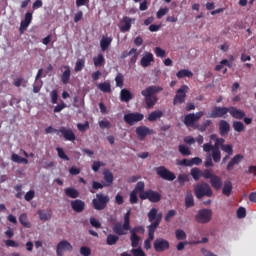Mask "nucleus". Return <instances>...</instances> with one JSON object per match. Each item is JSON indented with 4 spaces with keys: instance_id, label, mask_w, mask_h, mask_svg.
I'll list each match as a JSON object with an SVG mask.
<instances>
[{
    "instance_id": "obj_53",
    "label": "nucleus",
    "mask_w": 256,
    "mask_h": 256,
    "mask_svg": "<svg viewBox=\"0 0 256 256\" xmlns=\"http://www.w3.org/2000/svg\"><path fill=\"white\" fill-rule=\"evenodd\" d=\"M115 81H116V87H123V81H124V77L123 74L118 73L117 76L115 77Z\"/></svg>"
},
{
    "instance_id": "obj_64",
    "label": "nucleus",
    "mask_w": 256,
    "mask_h": 256,
    "mask_svg": "<svg viewBox=\"0 0 256 256\" xmlns=\"http://www.w3.org/2000/svg\"><path fill=\"white\" fill-rule=\"evenodd\" d=\"M77 128H78L81 132L87 131V129H89V122L86 121L84 124L78 123V124H77Z\"/></svg>"
},
{
    "instance_id": "obj_5",
    "label": "nucleus",
    "mask_w": 256,
    "mask_h": 256,
    "mask_svg": "<svg viewBox=\"0 0 256 256\" xmlns=\"http://www.w3.org/2000/svg\"><path fill=\"white\" fill-rule=\"evenodd\" d=\"M108 203L109 196L103 193L96 194V197L92 200V206L96 211H103V209H106Z\"/></svg>"
},
{
    "instance_id": "obj_7",
    "label": "nucleus",
    "mask_w": 256,
    "mask_h": 256,
    "mask_svg": "<svg viewBox=\"0 0 256 256\" xmlns=\"http://www.w3.org/2000/svg\"><path fill=\"white\" fill-rule=\"evenodd\" d=\"M143 119H145V115L139 112H130L124 115V122L130 127L137 125V123L143 121Z\"/></svg>"
},
{
    "instance_id": "obj_46",
    "label": "nucleus",
    "mask_w": 256,
    "mask_h": 256,
    "mask_svg": "<svg viewBox=\"0 0 256 256\" xmlns=\"http://www.w3.org/2000/svg\"><path fill=\"white\" fill-rule=\"evenodd\" d=\"M83 67H85V60L83 58H80L76 61L74 71L76 73H79V71H83Z\"/></svg>"
},
{
    "instance_id": "obj_24",
    "label": "nucleus",
    "mask_w": 256,
    "mask_h": 256,
    "mask_svg": "<svg viewBox=\"0 0 256 256\" xmlns=\"http://www.w3.org/2000/svg\"><path fill=\"white\" fill-rule=\"evenodd\" d=\"M233 192V183L230 180H226L222 186V194L226 197H230Z\"/></svg>"
},
{
    "instance_id": "obj_35",
    "label": "nucleus",
    "mask_w": 256,
    "mask_h": 256,
    "mask_svg": "<svg viewBox=\"0 0 256 256\" xmlns=\"http://www.w3.org/2000/svg\"><path fill=\"white\" fill-rule=\"evenodd\" d=\"M97 88L102 91V93H111V83L109 82H103L100 84H97Z\"/></svg>"
},
{
    "instance_id": "obj_52",
    "label": "nucleus",
    "mask_w": 256,
    "mask_h": 256,
    "mask_svg": "<svg viewBox=\"0 0 256 256\" xmlns=\"http://www.w3.org/2000/svg\"><path fill=\"white\" fill-rule=\"evenodd\" d=\"M138 193L134 192V190L130 193V203L131 205H136V203H139V198L137 197Z\"/></svg>"
},
{
    "instance_id": "obj_9",
    "label": "nucleus",
    "mask_w": 256,
    "mask_h": 256,
    "mask_svg": "<svg viewBox=\"0 0 256 256\" xmlns=\"http://www.w3.org/2000/svg\"><path fill=\"white\" fill-rule=\"evenodd\" d=\"M212 217H213V211L211 209H201L196 214L195 221H197V223L205 224V223H209Z\"/></svg>"
},
{
    "instance_id": "obj_3",
    "label": "nucleus",
    "mask_w": 256,
    "mask_h": 256,
    "mask_svg": "<svg viewBox=\"0 0 256 256\" xmlns=\"http://www.w3.org/2000/svg\"><path fill=\"white\" fill-rule=\"evenodd\" d=\"M202 176L204 179L210 180V185L214 191H221L223 189V178L217 174H213V170L205 169Z\"/></svg>"
},
{
    "instance_id": "obj_38",
    "label": "nucleus",
    "mask_w": 256,
    "mask_h": 256,
    "mask_svg": "<svg viewBox=\"0 0 256 256\" xmlns=\"http://www.w3.org/2000/svg\"><path fill=\"white\" fill-rule=\"evenodd\" d=\"M177 181L180 185V187H185V183H189V175L183 173V174H179Z\"/></svg>"
},
{
    "instance_id": "obj_10",
    "label": "nucleus",
    "mask_w": 256,
    "mask_h": 256,
    "mask_svg": "<svg viewBox=\"0 0 256 256\" xmlns=\"http://www.w3.org/2000/svg\"><path fill=\"white\" fill-rule=\"evenodd\" d=\"M155 171H156V175H159L161 179H164L165 181H175V179H177V176H175V173L171 172L165 166L157 167Z\"/></svg>"
},
{
    "instance_id": "obj_8",
    "label": "nucleus",
    "mask_w": 256,
    "mask_h": 256,
    "mask_svg": "<svg viewBox=\"0 0 256 256\" xmlns=\"http://www.w3.org/2000/svg\"><path fill=\"white\" fill-rule=\"evenodd\" d=\"M140 199L145 201L148 199L151 203H159L161 201V194L157 191H153L151 189L139 194Z\"/></svg>"
},
{
    "instance_id": "obj_61",
    "label": "nucleus",
    "mask_w": 256,
    "mask_h": 256,
    "mask_svg": "<svg viewBox=\"0 0 256 256\" xmlns=\"http://www.w3.org/2000/svg\"><path fill=\"white\" fill-rule=\"evenodd\" d=\"M80 254L83 256H90L91 255V248L87 246H82L80 248Z\"/></svg>"
},
{
    "instance_id": "obj_14",
    "label": "nucleus",
    "mask_w": 256,
    "mask_h": 256,
    "mask_svg": "<svg viewBox=\"0 0 256 256\" xmlns=\"http://www.w3.org/2000/svg\"><path fill=\"white\" fill-rule=\"evenodd\" d=\"M65 251H69V253H71V251H73V245H71L67 240H62L57 244L56 253L58 256H63Z\"/></svg>"
},
{
    "instance_id": "obj_6",
    "label": "nucleus",
    "mask_w": 256,
    "mask_h": 256,
    "mask_svg": "<svg viewBox=\"0 0 256 256\" xmlns=\"http://www.w3.org/2000/svg\"><path fill=\"white\" fill-rule=\"evenodd\" d=\"M187 93H189V86L182 85L173 98V105H183L187 101Z\"/></svg>"
},
{
    "instance_id": "obj_49",
    "label": "nucleus",
    "mask_w": 256,
    "mask_h": 256,
    "mask_svg": "<svg viewBox=\"0 0 256 256\" xmlns=\"http://www.w3.org/2000/svg\"><path fill=\"white\" fill-rule=\"evenodd\" d=\"M175 215H177V211H175L174 209L169 210L164 217V221L166 223H170V221L173 219V217H175Z\"/></svg>"
},
{
    "instance_id": "obj_37",
    "label": "nucleus",
    "mask_w": 256,
    "mask_h": 256,
    "mask_svg": "<svg viewBox=\"0 0 256 256\" xmlns=\"http://www.w3.org/2000/svg\"><path fill=\"white\" fill-rule=\"evenodd\" d=\"M117 241H119V236L115 234H109L106 238V245H117Z\"/></svg>"
},
{
    "instance_id": "obj_15",
    "label": "nucleus",
    "mask_w": 256,
    "mask_h": 256,
    "mask_svg": "<svg viewBox=\"0 0 256 256\" xmlns=\"http://www.w3.org/2000/svg\"><path fill=\"white\" fill-rule=\"evenodd\" d=\"M163 219V214L162 213H158L157 208H152L149 212H148V221L149 223H157L158 225H161V221Z\"/></svg>"
},
{
    "instance_id": "obj_2",
    "label": "nucleus",
    "mask_w": 256,
    "mask_h": 256,
    "mask_svg": "<svg viewBox=\"0 0 256 256\" xmlns=\"http://www.w3.org/2000/svg\"><path fill=\"white\" fill-rule=\"evenodd\" d=\"M112 231L119 237L127 235L131 231V210H128L124 215V223L116 222L112 226Z\"/></svg>"
},
{
    "instance_id": "obj_48",
    "label": "nucleus",
    "mask_w": 256,
    "mask_h": 256,
    "mask_svg": "<svg viewBox=\"0 0 256 256\" xmlns=\"http://www.w3.org/2000/svg\"><path fill=\"white\" fill-rule=\"evenodd\" d=\"M38 215L41 221H49L51 219V214L43 211V210H38Z\"/></svg>"
},
{
    "instance_id": "obj_56",
    "label": "nucleus",
    "mask_w": 256,
    "mask_h": 256,
    "mask_svg": "<svg viewBox=\"0 0 256 256\" xmlns=\"http://www.w3.org/2000/svg\"><path fill=\"white\" fill-rule=\"evenodd\" d=\"M103 187H107L105 183L92 181V189H94L95 191H99V189H103Z\"/></svg>"
},
{
    "instance_id": "obj_57",
    "label": "nucleus",
    "mask_w": 256,
    "mask_h": 256,
    "mask_svg": "<svg viewBox=\"0 0 256 256\" xmlns=\"http://www.w3.org/2000/svg\"><path fill=\"white\" fill-rule=\"evenodd\" d=\"M90 225L95 229H101V222L95 217L90 218Z\"/></svg>"
},
{
    "instance_id": "obj_31",
    "label": "nucleus",
    "mask_w": 256,
    "mask_h": 256,
    "mask_svg": "<svg viewBox=\"0 0 256 256\" xmlns=\"http://www.w3.org/2000/svg\"><path fill=\"white\" fill-rule=\"evenodd\" d=\"M94 67H103L105 65V56L102 53L93 58Z\"/></svg>"
},
{
    "instance_id": "obj_12",
    "label": "nucleus",
    "mask_w": 256,
    "mask_h": 256,
    "mask_svg": "<svg viewBox=\"0 0 256 256\" xmlns=\"http://www.w3.org/2000/svg\"><path fill=\"white\" fill-rule=\"evenodd\" d=\"M203 115H205V112H203V111H199L196 114L195 113L187 114L184 117V125H186V127H193V125H195L196 121H199V119H201V117H203Z\"/></svg>"
},
{
    "instance_id": "obj_45",
    "label": "nucleus",
    "mask_w": 256,
    "mask_h": 256,
    "mask_svg": "<svg viewBox=\"0 0 256 256\" xmlns=\"http://www.w3.org/2000/svg\"><path fill=\"white\" fill-rule=\"evenodd\" d=\"M175 235L177 241H185V239H187V233H185L183 229H177Z\"/></svg>"
},
{
    "instance_id": "obj_62",
    "label": "nucleus",
    "mask_w": 256,
    "mask_h": 256,
    "mask_svg": "<svg viewBox=\"0 0 256 256\" xmlns=\"http://www.w3.org/2000/svg\"><path fill=\"white\" fill-rule=\"evenodd\" d=\"M154 53L156 57H161V59H163V57L166 55L165 50L161 49V47H156Z\"/></svg>"
},
{
    "instance_id": "obj_26",
    "label": "nucleus",
    "mask_w": 256,
    "mask_h": 256,
    "mask_svg": "<svg viewBox=\"0 0 256 256\" xmlns=\"http://www.w3.org/2000/svg\"><path fill=\"white\" fill-rule=\"evenodd\" d=\"M65 71L61 75V81L63 85H67L71 79V67L68 65L64 66Z\"/></svg>"
},
{
    "instance_id": "obj_36",
    "label": "nucleus",
    "mask_w": 256,
    "mask_h": 256,
    "mask_svg": "<svg viewBox=\"0 0 256 256\" xmlns=\"http://www.w3.org/2000/svg\"><path fill=\"white\" fill-rule=\"evenodd\" d=\"M232 127L236 133H243L245 131V124L241 121H234Z\"/></svg>"
},
{
    "instance_id": "obj_29",
    "label": "nucleus",
    "mask_w": 256,
    "mask_h": 256,
    "mask_svg": "<svg viewBox=\"0 0 256 256\" xmlns=\"http://www.w3.org/2000/svg\"><path fill=\"white\" fill-rule=\"evenodd\" d=\"M64 193L66 197H70V199H77L79 197V191L72 187L66 188Z\"/></svg>"
},
{
    "instance_id": "obj_28",
    "label": "nucleus",
    "mask_w": 256,
    "mask_h": 256,
    "mask_svg": "<svg viewBox=\"0 0 256 256\" xmlns=\"http://www.w3.org/2000/svg\"><path fill=\"white\" fill-rule=\"evenodd\" d=\"M111 43H113L112 37L103 36L102 39L100 40L101 51H107Z\"/></svg>"
},
{
    "instance_id": "obj_39",
    "label": "nucleus",
    "mask_w": 256,
    "mask_h": 256,
    "mask_svg": "<svg viewBox=\"0 0 256 256\" xmlns=\"http://www.w3.org/2000/svg\"><path fill=\"white\" fill-rule=\"evenodd\" d=\"M190 175L193 177L194 181H199L203 177V172L199 168H192Z\"/></svg>"
},
{
    "instance_id": "obj_18",
    "label": "nucleus",
    "mask_w": 256,
    "mask_h": 256,
    "mask_svg": "<svg viewBox=\"0 0 256 256\" xmlns=\"http://www.w3.org/2000/svg\"><path fill=\"white\" fill-rule=\"evenodd\" d=\"M154 61L155 57L153 56V53L146 52L140 60V65L144 68L151 67V63H153Z\"/></svg>"
},
{
    "instance_id": "obj_19",
    "label": "nucleus",
    "mask_w": 256,
    "mask_h": 256,
    "mask_svg": "<svg viewBox=\"0 0 256 256\" xmlns=\"http://www.w3.org/2000/svg\"><path fill=\"white\" fill-rule=\"evenodd\" d=\"M228 113L233 117V119H244L245 118V111L238 109L235 106L228 107Z\"/></svg>"
},
{
    "instance_id": "obj_23",
    "label": "nucleus",
    "mask_w": 256,
    "mask_h": 256,
    "mask_svg": "<svg viewBox=\"0 0 256 256\" xmlns=\"http://www.w3.org/2000/svg\"><path fill=\"white\" fill-rule=\"evenodd\" d=\"M244 157L241 154H237L235 155L227 164L226 169L228 171H232L233 170V166L234 165H239V163H241L243 161Z\"/></svg>"
},
{
    "instance_id": "obj_33",
    "label": "nucleus",
    "mask_w": 256,
    "mask_h": 256,
    "mask_svg": "<svg viewBox=\"0 0 256 256\" xmlns=\"http://www.w3.org/2000/svg\"><path fill=\"white\" fill-rule=\"evenodd\" d=\"M185 207L189 209L190 207H195V200L193 199V194L191 192H187L185 197Z\"/></svg>"
},
{
    "instance_id": "obj_17",
    "label": "nucleus",
    "mask_w": 256,
    "mask_h": 256,
    "mask_svg": "<svg viewBox=\"0 0 256 256\" xmlns=\"http://www.w3.org/2000/svg\"><path fill=\"white\" fill-rule=\"evenodd\" d=\"M133 22H135V18L124 16L120 22V31L122 33H127V31H131V23Z\"/></svg>"
},
{
    "instance_id": "obj_20",
    "label": "nucleus",
    "mask_w": 256,
    "mask_h": 256,
    "mask_svg": "<svg viewBox=\"0 0 256 256\" xmlns=\"http://www.w3.org/2000/svg\"><path fill=\"white\" fill-rule=\"evenodd\" d=\"M59 133L64 137L65 141H75V132L72 129L61 127Z\"/></svg>"
},
{
    "instance_id": "obj_43",
    "label": "nucleus",
    "mask_w": 256,
    "mask_h": 256,
    "mask_svg": "<svg viewBox=\"0 0 256 256\" xmlns=\"http://www.w3.org/2000/svg\"><path fill=\"white\" fill-rule=\"evenodd\" d=\"M133 191L135 193H138L139 195H141V193H145V182L143 181L137 182Z\"/></svg>"
},
{
    "instance_id": "obj_47",
    "label": "nucleus",
    "mask_w": 256,
    "mask_h": 256,
    "mask_svg": "<svg viewBox=\"0 0 256 256\" xmlns=\"http://www.w3.org/2000/svg\"><path fill=\"white\" fill-rule=\"evenodd\" d=\"M56 151H57L58 157H59L60 159H63L64 161H70L69 156H67V154L65 153V151L63 150V148L57 147V148H56Z\"/></svg>"
},
{
    "instance_id": "obj_50",
    "label": "nucleus",
    "mask_w": 256,
    "mask_h": 256,
    "mask_svg": "<svg viewBox=\"0 0 256 256\" xmlns=\"http://www.w3.org/2000/svg\"><path fill=\"white\" fill-rule=\"evenodd\" d=\"M101 167H105V163H103L101 161H94L92 164V171L97 173V171H99V169H101Z\"/></svg>"
},
{
    "instance_id": "obj_40",
    "label": "nucleus",
    "mask_w": 256,
    "mask_h": 256,
    "mask_svg": "<svg viewBox=\"0 0 256 256\" xmlns=\"http://www.w3.org/2000/svg\"><path fill=\"white\" fill-rule=\"evenodd\" d=\"M11 160L14 163H24V165H27V163H29V160H27V158H23L19 156V154H12Z\"/></svg>"
},
{
    "instance_id": "obj_55",
    "label": "nucleus",
    "mask_w": 256,
    "mask_h": 256,
    "mask_svg": "<svg viewBox=\"0 0 256 256\" xmlns=\"http://www.w3.org/2000/svg\"><path fill=\"white\" fill-rule=\"evenodd\" d=\"M247 215V210L244 207H240L237 210V217L238 219H245Z\"/></svg>"
},
{
    "instance_id": "obj_1",
    "label": "nucleus",
    "mask_w": 256,
    "mask_h": 256,
    "mask_svg": "<svg viewBox=\"0 0 256 256\" xmlns=\"http://www.w3.org/2000/svg\"><path fill=\"white\" fill-rule=\"evenodd\" d=\"M161 91H163V87L157 85L148 86L141 91V96L144 97L147 109H153L157 105L159 101L157 93H161Z\"/></svg>"
},
{
    "instance_id": "obj_59",
    "label": "nucleus",
    "mask_w": 256,
    "mask_h": 256,
    "mask_svg": "<svg viewBox=\"0 0 256 256\" xmlns=\"http://www.w3.org/2000/svg\"><path fill=\"white\" fill-rule=\"evenodd\" d=\"M131 253H132V255H134V256H147V255L145 254V252L143 251V249H141V248H133V249L131 250Z\"/></svg>"
},
{
    "instance_id": "obj_13",
    "label": "nucleus",
    "mask_w": 256,
    "mask_h": 256,
    "mask_svg": "<svg viewBox=\"0 0 256 256\" xmlns=\"http://www.w3.org/2000/svg\"><path fill=\"white\" fill-rule=\"evenodd\" d=\"M136 135L140 141L145 140L147 135H154L155 131L147 126H138L135 130Z\"/></svg>"
},
{
    "instance_id": "obj_21",
    "label": "nucleus",
    "mask_w": 256,
    "mask_h": 256,
    "mask_svg": "<svg viewBox=\"0 0 256 256\" xmlns=\"http://www.w3.org/2000/svg\"><path fill=\"white\" fill-rule=\"evenodd\" d=\"M70 205L71 209H73L75 213H83V211H85V202L81 199L72 200Z\"/></svg>"
},
{
    "instance_id": "obj_54",
    "label": "nucleus",
    "mask_w": 256,
    "mask_h": 256,
    "mask_svg": "<svg viewBox=\"0 0 256 256\" xmlns=\"http://www.w3.org/2000/svg\"><path fill=\"white\" fill-rule=\"evenodd\" d=\"M221 149L227 153V155H233V146H231V144H224Z\"/></svg>"
},
{
    "instance_id": "obj_51",
    "label": "nucleus",
    "mask_w": 256,
    "mask_h": 256,
    "mask_svg": "<svg viewBox=\"0 0 256 256\" xmlns=\"http://www.w3.org/2000/svg\"><path fill=\"white\" fill-rule=\"evenodd\" d=\"M130 57L129 65H135L139 59V52H137V48H135V53L130 55Z\"/></svg>"
},
{
    "instance_id": "obj_44",
    "label": "nucleus",
    "mask_w": 256,
    "mask_h": 256,
    "mask_svg": "<svg viewBox=\"0 0 256 256\" xmlns=\"http://www.w3.org/2000/svg\"><path fill=\"white\" fill-rule=\"evenodd\" d=\"M178 150L179 153H181V155H183L184 157H188L189 155H191V150H189V147H187L186 145H179Z\"/></svg>"
},
{
    "instance_id": "obj_63",
    "label": "nucleus",
    "mask_w": 256,
    "mask_h": 256,
    "mask_svg": "<svg viewBox=\"0 0 256 256\" xmlns=\"http://www.w3.org/2000/svg\"><path fill=\"white\" fill-rule=\"evenodd\" d=\"M157 227H159V224H157V222H152L148 226V233H155V231H157Z\"/></svg>"
},
{
    "instance_id": "obj_32",
    "label": "nucleus",
    "mask_w": 256,
    "mask_h": 256,
    "mask_svg": "<svg viewBox=\"0 0 256 256\" xmlns=\"http://www.w3.org/2000/svg\"><path fill=\"white\" fill-rule=\"evenodd\" d=\"M176 77L178 79H183L185 77H188L189 79H191V77H193V72H191V70H187V69H182V70H179L177 73H176Z\"/></svg>"
},
{
    "instance_id": "obj_42",
    "label": "nucleus",
    "mask_w": 256,
    "mask_h": 256,
    "mask_svg": "<svg viewBox=\"0 0 256 256\" xmlns=\"http://www.w3.org/2000/svg\"><path fill=\"white\" fill-rule=\"evenodd\" d=\"M212 159L214 163H219V161H221V150H219V148H213Z\"/></svg>"
},
{
    "instance_id": "obj_30",
    "label": "nucleus",
    "mask_w": 256,
    "mask_h": 256,
    "mask_svg": "<svg viewBox=\"0 0 256 256\" xmlns=\"http://www.w3.org/2000/svg\"><path fill=\"white\" fill-rule=\"evenodd\" d=\"M161 117H163V111L161 110H156L151 112L148 115V121H150L151 123L157 121V119H161Z\"/></svg>"
},
{
    "instance_id": "obj_25",
    "label": "nucleus",
    "mask_w": 256,
    "mask_h": 256,
    "mask_svg": "<svg viewBox=\"0 0 256 256\" xmlns=\"http://www.w3.org/2000/svg\"><path fill=\"white\" fill-rule=\"evenodd\" d=\"M103 175H104L105 186L111 187V185H113V181H114L113 173L111 171H109V169H105L103 171Z\"/></svg>"
},
{
    "instance_id": "obj_16",
    "label": "nucleus",
    "mask_w": 256,
    "mask_h": 256,
    "mask_svg": "<svg viewBox=\"0 0 256 256\" xmlns=\"http://www.w3.org/2000/svg\"><path fill=\"white\" fill-rule=\"evenodd\" d=\"M169 247H170L169 241L163 238H158L154 241V249L157 253H162V251H167Z\"/></svg>"
},
{
    "instance_id": "obj_34",
    "label": "nucleus",
    "mask_w": 256,
    "mask_h": 256,
    "mask_svg": "<svg viewBox=\"0 0 256 256\" xmlns=\"http://www.w3.org/2000/svg\"><path fill=\"white\" fill-rule=\"evenodd\" d=\"M19 223H21L25 229H31V222H29L26 213H23L19 216Z\"/></svg>"
},
{
    "instance_id": "obj_60",
    "label": "nucleus",
    "mask_w": 256,
    "mask_h": 256,
    "mask_svg": "<svg viewBox=\"0 0 256 256\" xmlns=\"http://www.w3.org/2000/svg\"><path fill=\"white\" fill-rule=\"evenodd\" d=\"M177 165H180L181 167H191V160L189 159L178 160Z\"/></svg>"
},
{
    "instance_id": "obj_22",
    "label": "nucleus",
    "mask_w": 256,
    "mask_h": 256,
    "mask_svg": "<svg viewBox=\"0 0 256 256\" xmlns=\"http://www.w3.org/2000/svg\"><path fill=\"white\" fill-rule=\"evenodd\" d=\"M229 131H231V124H229L227 120H220L219 133L221 137H225V135H229Z\"/></svg>"
},
{
    "instance_id": "obj_41",
    "label": "nucleus",
    "mask_w": 256,
    "mask_h": 256,
    "mask_svg": "<svg viewBox=\"0 0 256 256\" xmlns=\"http://www.w3.org/2000/svg\"><path fill=\"white\" fill-rule=\"evenodd\" d=\"M130 241L132 247H139V241H141V238L135 232H132L130 236Z\"/></svg>"
},
{
    "instance_id": "obj_27",
    "label": "nucleus",
    "mask_w": 256,
    "mask_h": 256,
    "mask_svg": "<svg viewBox=\"0 0 256 256\" xmlns=\"http://www.w3.org/2000/svg\"><path fill=\"white\" fill-rule=\"evenodd\" d=\"M133 99V94L128 89H122L120 91V100L124 103H129Z\"/></svg>"
},
{
    "instance_id": "obj_4",
    "label": "nucleus",
    "mask_w": 256,
    "mask_h": 256,
    "mask_svg": "<svg viewBox=\"0 0 256 256\" xmlns=\"http://www.w3.org/2000/svg\"><path fill=\"white\" fill-rule=\"evenodd\" d=\"M194 193L197 199H203V197H213V189L207 183L198 184L194 188Z\"/></svg>"
},
{
    "instance_id": "obj_58",
    "label": "nucleus",
    "mask_w": 256,
    "mask_h": 256,
    "mask_svg": "<svg viewBox=\"0 0 256 256\" xmlns=\"http://www.w3.org/2000/svg\"><path fill=\"white\" fill-rule=\"evenodd\" d=\"M29 22H26L25 20H22L20 23V35H23V33H25V31H27V27H29Z\"/></svg>"
},
{
    "instance_id": "obj_11",
    "label": "nucleus",
    "mask_w": 256,
    "mask_h": 256,
    "mask_svg": "<svg viewBox=\"0 0 256 256\" xmlns=\"http://www.w3.org/2000/svg\"><path fill=\"white\" fill-rule=\"evenodd\" d=\"M227 113H229V107L215 106L208 117L211 119H227Z\"/></svg>"
}]
</instances>
